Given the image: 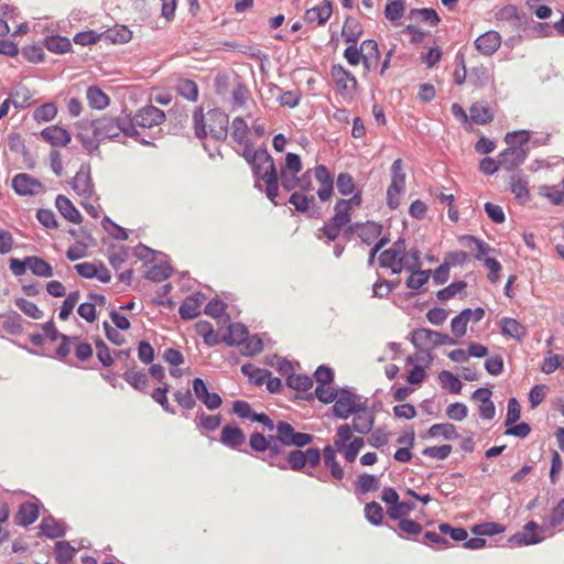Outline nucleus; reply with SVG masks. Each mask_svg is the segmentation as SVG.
Wrapping results in <instances>:
<instances>
[{
  "label": "nucleus",
  "instance_id": "nucleus-22",
  "mask_svg": "<svg viewBox=\"0 0 564 564\" xmlns=\"http://www.w3.org/2000/svg\"><path fill=\"white\" fill-rule=\"evenodd\" d=\"M499 325L501 334L506 337L521 341L527 336V328L514 318L502 317Z\"/></svg>",
  "mask_w": 564,
  "mask_h": 564
},
{
  "label": "nucleus",
  "instance_id": "nucleus-60",
  "mask_svg": "<svg viewBox=\"0 0 564 564\" xmlns=\"http://www.w3.org/2000/svg\"><path fill=\"white\" fill-rule=\"evenodd\" d=\"M365 517L373 525L381 524L383 520V509L376 502H369L365 506Z\"/></svg>",
  "mask_w": 564,
  "mask_h": 564
},
{
  "label": "nucleus",
  "instance_id": "nucleus-43",
  "mask_svg": "<svg viewBox=\"0 0 564 564\" xmlns=\"http://www.w3.org/2000/svg\"><path fill=\"white\" fill-rule=\"evenodd\" d=\"M241 371L245 376L249 378V380L256 386H261L264 383L265 379L269 378L270 371L267 369H261L256 367L252 364H246L241 367Z\"/></svg>",
  "mask_w": 564,
  "mask_h": 564
},
{
  "label": "nucleus",
  "instance_id": "nucleus-35",
  "mask_svg": "<svg viewBox=\"0 0 564 564\" xmlns=\"http://www.w3.org/2000/svg\"><path fill=\"white\" fill-rule=\"evenodd\" d=\"M230 135L238 145L247 144L250 141L249 127L243 118L236 117L232 120Z\"/></svg>",
  "mask_w": 564,
  "mask_h": 564
},
{
  "label": "nucleus",
  "instance_id": "nucleus-13",
  "mask_svg": "<svg viewBox=\"0 0 564 564\" xmlns=\"http://www.w3.org/2000/svg\"><path fill=\"white\" fill-rule=\"evenodd\" d=\"M12 187L19 195H36L43 191L42 183L26 173L17 174L12 180Z\"/></svg>",
  "mask_w": 564,
  "mask_h": 564
},
{
  "label": "nucleus",
  "instance_id": "nucleus-44",
  "mask_svg": "<svg viewBox=\"0 0 564 564\" xmlns=\"http://www.w3.org/2000/svg\"><path fill=\"white\" fill-rule=\"evenodd\" d=\"M44 46L53 53L64 54L70 50L72 44L67 37L52 35L45 39Z\"/></svg>",
  "mask_w": 564,
  "mask_h": 564
},
{
  "label": "nucleus",
  "instance_id": "nucleus-1",
  "mask_svg": "<svg viewBox=\"0 0 564 564\" xmlns=\"http://www.w3.org/2000/svg\"><path fill=\"white\" fill-rule=\"evenodd\" d=\"M121 133L130 138L138 135V130L134 129L130 118L104 115L83 124L77 138L85 150L93 153L98 150L102 141L116 139Z\"/></svg>",
  "mask_w": 564,
  "mask_h": 564
},
{
  "label": "nucleus",
  "instance_id": "nucleus-25",
  "mask_svg": "<svg viewBox=\"0 0 564 564\" xmlns=\"http://www.w3.org/2000/svg\"><path fill=\"white\" fill-rule=\"evenodd\" d=\"M106 299L100 294H90L89 301L82 303L78 308V315L87 321L88 323H93L96 319V305H105Z\"/></svg>",
  "mask_w": 564,
  "mask_h": 564
},
{
  "label": "nucleus",
  "instance_id": "nucleus-4",
  "mask_svg": "<svg viewBox=\"0 0 564 564\" xmlns=\"http://www.w3.org/2000/svg\"><path fill=\"white\" fill-rule=\"evenodd\" d=\"M505 141L510 147L503 150L498 156L502 170L511 172L522 165L527 160L528 153L522 148L529 141V133L524 130L509 132Z\"/></svg>",
  "mask_w": 564,
  "mask_h": 564
},
{
  "label": "nucleus",
  "instance_id": "nucleus-50",
  "mask_svg": "<svg viewBox=\"0 0 564 564\" xmlns=\"http://www.w3.org/2000/svg\"><path fill=\"white\" fill-rule=\"evenodd\" d=\"M440 382L443 388L447 389L451 393L458 394L462 391V382L451 371L443 370L438 373Z\"/></svg>",
  "mask_w": 564,
  "mask_h": 564
},
{
  "label": "nucleus",
  "instance_id": "nucleus-59",
  "mask_svg": "<svg viewBox=\"0 0 564 564\" xmlns=\"http://www.w3.org/2000/svg\"><path fill=\"white\" fill-rule=\"evenodd\" d=\"M177 90L189 101H195L198 98V87L195 82L191 79H181L177 84Z\"/></svg>",
  "mask_w": 564,
  "mask_h": 564
},
{
  "label": "nucleus",
  "instance_id": "nucleus-42",
  "mask_svg": "<svg viewBox=\"0 0 564 564\" xmlns=\"http://www.w3.org/2000/svg\"><path fill=\"white\" fill-rule=\"evenodd\" d=\"M401 272L403 270L410 271L422 267L421 254L416 249L403 250V256L400 257Z\"/></svg>",
  "mask_w": 564,
  "mask_h": 564
},
{
  "label": "nucleus",
  "instance_id": "nucleus-62",
  "mask_svg": "<svg viewBox=\"0 0 564 564\" xmlns=\"http://www.w3.org/2000/svg\"><path fill=\"white\" fill-rule=\"evenodd\" d=\"M170 390V387L167 383H163L161 387H158L153 390L151 393L152 399L158 402L164 411L174 413V411L171 409V405L167 400V392Z\"/></svg>",
  "mask_w": 564,
  "mask_h": 564
},
{
  "label": "nucleus",
  "instance_id": "nucleus-11",
  "mask_svg": "<svg viewBox=\"0 0 564 564\" xmlns=\"http://www.w3.org/2000/svg\"><path fill=\"white\" fill-rule=\"evenodd\" d=\"M330 75L341 95H351L357 90L356 77L344 66L334 65Z\"/></svg>",
  "mask_w": 564,
  "mask_h": 564
},
{
  "label": "nucleus",
  "instance_id": "nucleus-47",
  "mask_svg": "<svg viewBox=\"0 0 564 564\" xmlns=\"http://www.w3.org/2000/svg\"><path fill=\"white\" fill-rule=\"evenodd\" d=\"M286 384L291 389L306 392L313 387V379L306 375L292 373L288 376Z\"/></svg>",
  "mask_w": 564,
  "mask_h": 564
},
{
  "label": "nucleus",
  "instance_id": "nucleus-14",
  "mask_svg": "<svg viewBox=\"0 0 564 564\" xmlns=\"http://www.w3.org/2000/svg\"><path fill=\"white\" fill-rule=\"evenodd\" d=\"M250 166L257 180H261L265 175L276 172L273 159L265 149H258V154L256 158L253 156Z\"/></svg>",
  "mask_w": 564,
  "mask_h": 564
},
{
  "label": "nucleus",
  "instance_id": "nucleus-39",
  "mask_svg": "<svg viewBox=\"0 0 564 564\" xmlns=\"http://www.w3.org/2000/svg\"><path fill=\"white\" fill-rule=\"evenodd\" d=\"M129 251L127 247L122 245H111L107 251L109 263L115 270L121 268V265L127 261Z\"/></svg>",
  "mask_w": 564,
  "mask_h": 564
},
{
  "label": "nucleus",
  "instance_id": "nucleus-52",
  "mask_svg": "<svg viewBox=\"0 0 564 564\" xmlns=\"http://www.w3.org/2000/svg\"><path fill=\"white\" fill-rule=\"evenodd\" d=\"M248 329L242 324H231L228 327V335H227V343L229 345H240L245 339H247L248 336Z\"/></svg>",
  "mask_w": 564,
  "mask_h": 564
},
{
  "label": "nucleus",
  "instance_id": "nucleus-49",
  "mask_svg": "<svg viewBox=\"0 0 564 564\" xmlns=\"http://www.w3.org/2000/svg\"><path fill=\"white\" fill-rule=\"evenodd\" d=\"M409 272H411V274L406 280V286L412 290L421 289L430 279V270L417 268Z\"/></svg>",
  "mask_w": 564,
  "mask_h": 564
},
{
  "label": "nucleus",
  "instance_id": "nucleus-54",
  "mask_svg": "<svg viewBox=\"0 0 564 564\" xmlns=\"http://www.w3.org/2000/svg\"><path fill=\"white\" fill-rule=\"evenodd\" d=\"M196 422L199 427L206 431H215L220 426L221 416L206 414L204 411H200L196 414Z\"/></svg>",
  "mask_w": 564,
  "mask_h": 564
},
{
  "label": "nucleus",
  "instance_id": "nucleus-20",
  "mask_svg": "<svg viewBox=\"0 0 564 564\" xmlns=\"http://www.w3.org/2000/svg\"><path fill=\"white\" fill-rule=\"evenodd\" d=\"M352 415L351 432L356 431L360 434H366L372 429L375 421L373 414L364 403Z\"/></svg>",
  "mask_w": 564,
  "mask_h": 564
},
{
  "label": "nucleus",
  "instance_id": "nucleus-57",
  "mask_svg": "<svg viewBox=\"0 0 564 564\" xmlns=\"http://www.w3.org/2000/svg\"><path fill=\"white\" fill-rule=\"evenodd\" d=\"M15 305L19 310H21L26 316L33 319H41L43 317V312L40 307L34 303L25 299H17Z\"/></svg>",
  "mask_w": 564,
  "mask_h": 564
},
{
  "label": "nucleus",
  "instance_id": "nucleus-10",
  "mask_svg": "<svg viewBox=\"0 0 564 564\" xmlns=\"http://www.w3.org/2000/svg\"><path fill=\"white\" fill-rule=\"evenodd\" d=\"M502 36L498 31L489 30L474 41V46L482 56H492L501 46Z\"/></svg>",
  "mask_w": 564,
  "mask_h": 564
},
{
  "label": "nucleus",
  "instance_id": "nucleus-46",
  "mask_svg": "<svg viewBox=\"0 0 564 564\" xmlns=\"http://www.w3.org/2000/svg\"><path fill=\"white\" fill-rule=\"evenodd\" d=\"M104 35L112 43H127L132 39V32L124 25H116L107 30Z\"/></svg>",
  "mask_w": 564,
  "mask_h": 564
},
{
  "label": "nucleus",
  "instance_id": "nucleus-6",
  "mask_svg": "<svg viewBox=\"0 0 564 564\" xmlns=\"http://www.w3.org/2000/svg\"><path fill=\"white\" fill-rule=\"evenodd\" d=\"M278 440L282 445L303 447L313 441V436L306 433L295 432L293 426L286 422H279L276 425Z\"/></svg>",
  "mask_w": 564,
  "mask_h": 564
},
{
  "label": "nucleus",
  "instance_id": "nucleus-12",
  "mask_svg": "<svg viewBox=\"0 0 564 564\" xmlns=\"http://www.w3.org/2000/svg\"><path fill=\"white\" fill-rule=\"evenodd\" d=\"M77 274L85 279L96 278L102 283L111 280V273L102 262H82L74 265Z\"/></svg>",
  "mask_w": 564,
  "mask_h": 564
},
{
  "label": "nucleus",
  "instance_id": "nucleus-31",
  "mask_svg": "<svg viewBox=\"0 0 564 564\" xmlns=\"http://www.w3.org/2000/svg\"><path fill=\"white\" fill-rule=\"evenodd\" d=\"M364 33V28L361 23L352 18L348 17L345 20V23L343 25L341 35L345 39L346 42L356 44L359 40V37Z\"/></svg>",
  "mask_w": 564,
  "mask_h": 564
},
{
  "label": "nucleus",
  "instance_id": "nucleus-45",
  "mask_svg": "<svg viewBox=\"0 0 564 564\" xmlns=\"http://www.w3.org/2000/svg\"><path fill=\"white\" fill-rule=\"evenodd\" d=\"M415 509V505L411 501H402L399 500L394 506H389L387 510V514L389 518L393 520H401L404 517L409 516Z\"/></svg>",
  "mask_w": 564,
  "mask_h": 564
},
{
  "label": "nucleus",
  "instance_id": "nucleus-58",
  "mask_svg": "<svg viewBox=\"0 0 564 564\" xmlns=\"http://www.w3.org/2000/svg\"><path fill=\"white\" fill-rule=\"evenodd\" d=\"M79 299H80L79 291L70 292L66 296V299L64 300V302H63V304L61 306L59 313H58L59 319L66 321L69 317V315L72 314L74 307L78 303Z\"/></svg>",
  "mask_w": 564,
  "mask_h": 564
},
{
  "label": "nucleus",
  "instance_id": "nucleus-9",
  "mask_svg": "<svg viewBox=\"0 0 564 564\" xmlns=\"http://www.w3.org/2000/svg\"><path fill=\"white\" fill-rule=\"evenodd\" d=\"M405 248L404 240H397L392 246L382 251L379 256V263L382 268L390 269L392 273L397 274L401 272L400 257L403 256Z\"/></svg>",
  "mask_w": 564,
  "mask_h": 564
},
{
  "label": "nucleus",
  "instance_id": "nucleus-21",
  "mask_svg": "<svg viewBox=\"0 0 564 564\" xmlns=\"http://www.w3.org/2000/svg\"><path fill=\"white\" fill-rule=\"evenodd\" d=\"M220 442L227 447L238 448L246 442V435L239 426L227 424L221 430Z\"/></svg>",
  "mask_w": 564,
  "mask_h": 564
},
{
  "label": "nucleus",
  "instance_id": "nucleus-48",
  "mask_svg": "<svg viewBox=\"0 0 564 564\" xmlns=\"http://www.w3.org/2000/svg\"><path fill=\"white\" fill-rule=\"evenodd\" d=\"M379 489V480L373 475L362 474L356 481V491L365 495L369 491H377Z\"/></svg>",
  "mask_w": 564,
  "mask_h": 564
},
{
  "label": "nucleus",
  "instance_id": "nucleus-7",
  "mask_svg": "<svg viewBox=\"0 0 564 564\" xmlns=\"http://www.w3.org/2000/svg\"><path fill=\"white\" fill-rule=\"evenodd\" d=\"M334 402V413L340 419L349 417L362 405L358 395L346 390L339 391Z\"/></svg>",
  "mask_w": 564,
  "mask_h": 564
},
{
  "label": "nucleus",
  "instance_id": "nucleus-51",
  "mask_svg": "<svg viewBox=\"0 0 564 564\" xmlns=\"http://www.w3.org/2000/svg\"><path fill=\"white\" fill-rule=\"evenodd\" d=\"M405 11L404 0H388L384 7V17L389 21H397L402 18Z\"/></svg>",
  "mask_w": 564,
  "mask_h": 564
},
{
  "label": "nucleus",
  "instance_id": "nucleus-32",
  "mask_svg": "<svg viewBox=\"0 0 564 564\" xmlns=\"http://www.w3.org/2000/svg\"><path fill=\"white\" fill-rule=\"evenodd\" d=\"M494 120V113L489 107L481 104H473L469 108V124H487Z\"/></svg>",
  "mask_w": 564,
  "mask_h": 564
},
{
  "label": "nucleus",
  "instance_id": "nucleus-63",
  "mask_svg": "<svg viewBox=\"0 0 564 564\" xmlns=\"http://www.w3.org/2000/svg\"><path fill=\"white\" fill-rule=\"evenodd\" d=\"M469 321L466 316L460 312L457 316H455L451 322V330L456 338H462L466 335L467 324Z\"/></svg>",
  "mask_w": 564,
  "mask_h": 564
},
{
  "label": "nucleus",
  "instance_id": "nucleus-24",
  "mask_svg": "<svg viewBox=\"0 0 564 564\" xmlns=\"http://www.w3.org/2000/svg\"><path fill=\"white\" fill-rule=\"evenodd\" d=\"M203 305V296L199 293L188 295L180 306L182 318L192 319L199 315Z\"/></svg>",
  "mask_w": 564,
  "mask_h": 564
},
{
  "label": "nucleus",
  "instance_id": "nucleus-15",
  "mask_svg": "<svg viewBox=\"0 0 564 564\" xmlns=\"http://www.w3.org/2000/svg\"><path fill=\"white\" fill-rule=\"evenodd\" d=\"M314 176L319 187L317 196L322 202L328 200L334 191V178L325 165H317L314 171Z\"/></svg>",
  "mask_w": 564,
  "mask_h": 564
},
{
  "label": "nucleus",
  "instance_id": "nucleus-3",
  "mask_svg": "<svg viewBox=\"0 0 564 564\" xmlns=\"http://www.w3.org/2000/svg\"><path fill=\"white\" fill-rule=\"evenodd\" d=\"M229 117L219 108L210 109L206 113L202 109L193 112V128L198 139L212 137L225 140L228 134Z\"/></svg>",
  "mask_w": 564,
  "mask_h": 564
},
{
  "label": "nucleus",
  "instance_id": "nucleus-8",
  "mask_svg": "<svg viewBox=\"0 0 564 564\" xmlns=\"http://www.w3.org/2000/svg\"><path fill=\"white\" fill-rule=\"evenodd\" d=\"M130 121L133 122L134 128L137 126L141 128H152L165 121V113L158 107L149 105L137 110L133 118H130Z\"/></svg>",
  "mask_w": 564,
  "mask_h": 564
},
{
  "label": "nucleus",
  "instance_id": "nucleus-19",
  "mask_svg": "<svg viewBox=\"0 0 564 564\" xmlns=\"http://www.w3.org/2000/svg\"><path fill=\"white\" fill-rule=\"evenodd\" d=\"M333 12L332 3L329 0H323L318 6H315L305 12V20L308 23H316L317 25L325 24Z\"/></svg>",
  "mask_w": 564,
  "mask_h": 564
},
{
  "label": "nucleus",
  "instance_id": "nucleus-28",
  "mask_svg": "<svg viewBox=\"0 0 564 564\" xmlns=\"http://www.w3.org/2000/svg\"><path fill=\"white\" fill-rule=\"evenodd\" d=\"M72 188L83 197H89L93 193V184L89 176V173L83 169H80L73 181L70 182Z\"/></svg>",
  "mask_w": 564,
  "mask_h": 564
},
{
  "label": "nucleus",
  "instance_id": "nucleus-18",
  "mask_svg": "<svg viewBox=\"0 0 564 564\" xmlns=\"http://www.w3.org/2000/svg\"><path fill=\"white\" fill-rule=\"evenodd\" d=\"M42 138L53 147H66L70 140V133L58 126H51L42 130Z\"/></svg>",
  "mask_w": 564,
  "mask_h": 564
},
{
  "label": "nucleus",
  "instance_id": "nucleus-27",
  "mask_svg": "<svg viewBox=\"0 0 564 564\" xmlns=\"http://www.w3.org/2000/svg\"><path fill=\"white\" fill-rule=\"evenodd\" d=\"M510 191L521 204L527 203L530 197L527 177L522 174H513L510 177Z\"/></svg>",
  "mask_w": 564,
  "mask_h": 564
},
{
  "label": "nucleus",
  "instance_id": "nucleus-29",
  "mask_svg": "<svg viewBox=\"0 0 564 564\" xmlns=\"http://www.w3.org/2000/svg\"><path fill=\"white\" fill-rule=\"evenodd\" d=\"M408 17L410 20L425 23L429 26H436L441 21L436 10L432 8L411 9Z\"/></svg>",
  "mask_w": 564,
  "mask_h": 564
},
{
  "label": "nucleus",
  "instance_id": "nucleus-53",
  "mask_svg": "<svg viewBox=\"0 0 564 564\" xmlns=\"http://www.w3.org/2000/svg\"><path fill=\"white\" fill-rule=\"evenodd\" d=\"M564 521V498L551 510L550 514L545 519V527L549 529H555L561 525Z\"/></svg>",
  "mask_w": 564,
  "mask_h": 564
},
{
  "label": "nucleus",
  "instance_id": "nucleus-55",
  "mask_svg": "<svg viewBox=\"0 0 564 564\" xmlns=\"http://www.w3.org/2000/svg\"><path fill=\"white\" fill-rule=\"evenodd\" d=\"M538 524L533 521L528 522L524 528L523 532L519 535H514L513 539L519 538L521 542L524 544H535L543 540V538L539 536L535 531L538 530Z\"/></svg>",
  "mask_w": 564,
  "mask_h": 564
},
{
  "label": "nucleus",
  "instance_id": "nucleus-36",
  "mask_svg": "<svg viewBox=\"0 0 564 564\" xmlns=\"http://www.w3.org/2000/svg\"><path fill=\"white\" fill-rule=\"evenodd\" d=\"M459 241L463 246H465L466 248H469L471 250H475V259L477 260H481L485 258V256H487V253L489 252L490 248L488 246V243H486L485 241H481L479 239H477L476 237L474 236H470V235H465V236H462L459 238Z\"/></svg>",
  "mask_w": 564,
  "mask_h": 564
},
{
  "label": "nucleus",
  "instance_id": "nucleus-41",
  "mask_svg": "<svg viewBox=\"0 0 564 564\" xmlns=\"http://www.w3.org/2000/svg\"><path fill=\"white\" fill-rule=\"evenodd\" d=\"M123 379L135 390L144 391L148 384V376L144 371L131 368L123 373Z\"/></svg>",
  "mask_w": 564,
  "mask_h": 564
},
{
  "label": "nucleus",
  "instance_id": "nucleus-5",
  "mask_svg": "<svg viewBox=\"0 0 564 564\" xmlns=\"http://www.w3.org/2000/svg\"><path fill=\"white\" fill-rule=\"evenodd\" d=\"M406 174L403 171V162L397 159L391 165V183L387 189V202L391 209L400 205V195L405 189Z\"/></svg>",
  "mask_w": 564,
  "mask_h": 564
},
{
  "label": "nucleus",
  "instance_id": "nucleus-30",
  "mask_svg": "<svg viewBox=\"0 0 564 564\" xmlns=\"http://www.w3.org/2000/svg\"><path fill=\"white\" fill-rule=\"evenodd\" d=\"M434 338H447L446 334H442L427 328H419L412 333V343L416 347L430 346L434 347Z\"/></svg>",
  "mask_w": 564,
  "mask_h": 564
},
{
  "label": "nucleus",
  "instance_id": "nucleus-61",
  "mask_svg": "<svg viewBox=\"0 0 564 564\" xmlns=\"http://www.w3.org/2000/svg\"><path fill=\"white\" fill-rule=\"evenodd\" d=\"M503 531H505V528L501 524L495 523V522L479 523L471 528V533H474L476 535H480V536L481 535L491 536V535L502 533Z\"/></svg>",
  "mask_w": 564,
  "mask_h": 564
},
{
  "label": "nucleus",
  "instance_id": "nucleus-40",
  "mask_svg": "<svg viewBox=\"0 0 564 564\" xmlns=\"http://www.w3.org/2000/svg\"><path fill=\"white\" fill-rule=\"evenodd\" d=\"M29 270L36 276L51 278L53 275V268L44 259L32 256L28 257Z\"/></svg>",
  "mask_w": 564,
  "mask_h": 564
},
{
  "label": "nucleus",
  "instance_id": "nucleus-16",
  "mask_svg": "<svg viewBox=\"0 0 564 564\" xmlns=\"http://www.w3.org/2000/svg\"><path fill=\"white\" fill-rule=\"evenodd\" d=\"M362 53V65L366 72L376 69L380 61V52L378 43L375 40L368 39L360 44Z\"/></svg>",
  "mask_w": 564,
  "mask_h": 564
},
{
  "label": "nucleus",
  "instance_id": "nucleus-64",
  "mask_svg": "<svg viewBox=\"0 0 564 564\" xmlns=\"http://www.w3.org/2000/svg\"><path fill=\"white\" fill-rule=\"evenodd\" d=\"M541 194L549 198L554 205L564 203V187L544 186L541 188Z\"/></svg>",
  "mask_w": 564,
  "mask_h": 564
},
{
  "label": "nucleus",
  "instance_id": "nucleus-56",
  "mask_svg": "<svg viewBox=\"0 0 564 564\" xmlns=\"http://www.w3.org/2000/svg\"><path fill=\"white\" fill-rule=\"evenodd\" d=\"M241 354L245 356H254L257 354H260L263 349V343L262 339L258 336H247V339H245L241 344Z\"/></svg>",
  "mask_w": 564,
  "mask_h": 564
},
{
  "label": "nucleus",
  "instance_id": "nucleus-23",
  "mask_svg": "<svg viewBox=\"0 0 564 564\" xmlns=\"http://www.w3.org/2000/svg\"><path fill=\"white\" fill-rule=\"evenodd\" d=\"M39 529L42 535L52 540L62 538L66 533L65 523L56 520L52 516L43 518Z\"/></svg>",
  "mask_w": 564,
  "mask_h": 564
},
{
  "label": "nucleus",
  "instance_id": "nucleus-34",
  "mask_svg": "<svg viewBox=\"0 0 564 564\" xmlns=\"http://www.w3.org/2000/svg\"><path fill=\"white\" fill-rule=\"evenodd\" d=\"M77 549L68 541H57L54 545V557L59 564H68L76 555Z\"/></svg>",
  "mask_w": 564,
  "mask_h": 564
},
{
  "label": "nucleus",
  "instance_id": "nucleus-37",
  "mask_svg": "<svg viewBox=\"0 0 564 564\" xmlns=\"http://www.w3.org/2000/svg\"><path fill=\"white\" fill-rule=\"evenodd\" d=\"M495 20L497 24H518L520 22L518 8L513 4H506L501 8H498L495 10Z\"/></svg>",
  "mask_w": 564,
  "mask_h": 564
},
{
  "label": "nucleus",
  "instance_id": "nucleus-33",
  "mask_svg": "<svg viewBox=\"0 0 564 564\" xmlns=\"http://www.w3.org/2000/svg\"><path fill=\"white\" fill-rule=\"evenodd\" d=\"M86 98L88 105L98 110L107 108L110 101L108 95L97 86H90L87 88Z\"/></svg>",
  "mask_w": 564,
  "mask_h": 564
},
{
  "label": "nucleus",
  "instance_id": "nucleus-17",
  "mask_svg": "<svg viewBox=\"0 0 564 564\" xmlns=\"http://www.w3.org/2000/svg\"><path fill=\"white\" fill-rule=\"evenodd\" d=\"M55 206L59 214L69 223L79 225L83 221V216L70 199L64 195H57Z\"/></svg>",
  "mask_w": 564,
  "mask_h": 564
},
{
  "label": "nucleus",
  "instance_id": "nucleus-26",
  "mask_svg": "<svg viewBox=\"0 0 564 564\" xmlns=\"http://www.w3.org/2000/svg\"><path fill=\"white\" fill-rule=\"evenodd\" d=\"M40 516L39 505L36 502H24L20 506L17 513V523L28 527L34 523Z\"/></svg>",
  "mask_w": 564,
  "mask_h": 564
},
{
  "label": "nucleus",
  "instance_id": "nucleus-38",
  "mask_svg": "<svg viewBox=\"0 0 564 564\" xmlns=\"http://www.w3.org/2000/svg\"><path fill=\"white\" fill-rule=\"evenodd\" d=\"M427 434L430 437H433V438L443 437L445 440H456L459 437L455 425H453L451 423L433 424L429 429Z\"/></svg>",
  "mask_w": 564,
  "mask_h": 564
},
{
  "label": "nucleus",
  "instance_id": "nucleus-2",
  "mask_svg": "<svg viewBox=\"0 0 564 564\" xmlns=\"http://www.w3.org/2000/svg\"><path fill=\"white\" fill-rule=\"evenodd\" d=\"M362 437H354L349 424H341L336 430L333 445H327L323 449L324 465L330 470V475L336 480H341L345 471L336 459V451L344 455L348 463L355 462L360 449L364 447Z\"/></svg>",
  "mask_w": 564,
  "mask_h": 564
}]
</instances>
